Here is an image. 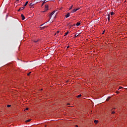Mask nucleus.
<instances>
[{"mask_svg": "<svg viewBox=\"0 0 127 127\" xmlns=\"http://www.w3.org/2000/svg\"><path fill=\"white\" fill-rule=\"evenodd\" d=\"M77 10H79V8L74 9L73 10L71 11V13H74V12H76Z\"/></svg>", "mask_w": 127, "mask_h": 127, "instance_id": "f257e3e1", "label": "nucleus"}, {"mask_svg": "<svg viewBox=\"0 0 127 127\" xmlns=\"http://www.w3.org/2000/svg\"><path fill=\"white\" fill-rule=\"evenodd\" d=\"M65 16L66 18H68V17H69V16H70V13H67V14H66L65 15Z\"/></svg>", "mask_w": 127, "mask_h": 127, "instance_id": "f03ea898", "label": "nucleus"}, {"mask_svg": "<svg viewBox=\"0 0 127 127\" xmlns=\"http://www.w3.org/2000/svg\"><path fill=\"white\" fill-rule=\"evenodd\" d=\"M21 16L22 17V20H24V19H25V17H24V15H23V14H21Z\"/></svg>", "mask_w": 127, "mask_h": 127, "instance_id": "7ed1b4c3", "label": "nucleus"}, {"mask_svg": "<svg viewBox=\"0 0 127 127\" xmlns=\"http://www.w3.org/2000/svg\"><path fill=\"white\" fill-rule=\"evenodd\" d=\"M54 13H55V11H53L50 14V18H51V16H52V15H53V14H54Z\"/></svg>", "mask_w": 127, "mask_h": 127, "instance_id": "20e7f679", "label": "nucleus"}, {"mask_svg": "<svg viewBox=\"0 0 127 127\" xmlns=\"http://www.w3.org/2000/svg\"><path fill=\"white\" fill-rule=\"evenodd\" d=\"M45 10L47 11V10H48V5H45Z\"/></svg>", "mask_w": 127, "mask_h": 127, "instance_id": "39448f33", "label": "nucleus"}, {"mask_svg": "<svg viewBox=\"0 0 127 127\" xmlns=\"http://www.w3.org/2000/svg\"><path fill=\"white\" fill-rule=\"evenodd\" d=\"M48 1H49V0H44V2H43V4H44V3L47 2Z\"/></svg>", "mask_w": 127, "mask_h": 127, "instance_id": "423d86ee", "label": "nucleus"}, {"mask_svg": "<svg viewBox=\"0 0 127 127\" xmlns=\"http://www.w3.org/2000/svg\"><path fill=\"white\" fill-rule=\"evenodd\" d=\"M94 123H95V125H97V124H98V123H99V121L95 120Z\"/></svg>", "mask_w": 127, "mask_h": 127, "instance_id": "0eeeda50", "label": "nucleus"}, {"mask_svg": "<svg viewBox=\"0 0 127 127\" xmlns=\"http://www.w3.org/2000/svg\"><path fill=\"white\" fill-rule=\"evenodd\" d=\"M46 27H47V26H44V27H41L40 28H41V29L43 30V29H44V28H45Z\"/></svg>", "mask_w": 127, "mask_h": 127, "instance_id": "6e6552de", "label": "nucleus"}, {"mask_svg": "<svg viewBox=\"0 0 127 127\" xmlns=\"http://www.w3.org/2000/svg\"><path fill=\"white\" fill-rule=\"evenodd\" d=\"M28 3V1H27L26 2V3H25V4L24 5V6H26V5H27Z\"/></svg>", "mask_w": 127, "mask_h": 127, "instance_id": "1a4fd4ad", "label": "nucleus"}, {"mask_svg": "<svg viewBox=\"0 0 127 127\" xmlns=\"http://www.w3.org/2000/svg\"><path fill=\"white\" fill-rule=\"evenodd\" d=\"M80 24H81V23L80 22H77L76 24V25L77 26H79V25H80Z\"/></svg>", "mask_w": 127, "mask_h": 127, "instance_id": "9d476101", "label": "nucleus"}, {"mask_svg": "<svg viewBox=\"0 0 127 127\" xmlns=\"http://www.w3.org/2000/svg\"><path fill=\"white\" fill-rule=\"evenodd\" d=\"M20 9L21 10H23V9H24V7H20Z\"/></svg>", "mask_w": 127, "mask_h": 127, "instance_id": "9b49d317", "label": "nucleus"}, {"mask_svg": "<svg viewBox=\"0 0 127 127\" xmlns=\"http://www.w3.org/2000/svg\"><path fill=\"white\" fill-rule=\"evenodd\" d=\"M30 121H31V120L29 119V120L26 121V123H29V122H30Z\"/></svg>", "mask_w": 127, "mask_h": 127, "instance_id": "f8f14e48", "label": "nucleus"}, {"mask_svg": "<svg viewBox=\"0 0 127 127\" xmlns=\"http://www.w3.org/2000/svg\"><path fill=\"white\" fill-rule=\"evenodd\" d=\"M68 33H69V32H68V31L65 32V34H64V36H66V35H67V34H68Z\"/></svg>", "mask_w": 127, "mask_h": 127, "instance_id": "ddd939ff", "label": "nucleus"}, {"mask_svg": "<svg viewBox=\"0 0 127 127\" xmlns=\"http://www.w3.org/2000/svg\"><path fill=\"white\" fill-rule=\"evenodd\" d=\"M81 96H82V95L80 94V95H78L77 98H81Z\"/></svg>", "mask_w": 127, "mask_h": 127, "instance_id": "4468645a", "label": "nucleus"}, {"mask_svg": "<svg viewBox=\"0 0 127 127\" xmlns=\"http://www.w3.org/2000/svg\"><path fill=\"white\" fill-rule=\"evenodd\" d=\"M111 15H113L115 14V13H114V12H111Z\"/></svg>", "mask_w": 127, "mask_h": 127, "instance_id": "2eb2a0df", "label": "nucleus"}, {"mask_svg": "<svg viewBox=\"0 0 127 127\" xmlns=\"http://www.w3.org/2000/svg\"><path fill=\"white\" fill-rule=\"evenodd\" d=\"M30 74H31V72H29V73L27 74V76H29V75H30Z\"/></svg>", "mask_w": 127, "mask_h": 127, "instance_id": "dca6fc26", "label": "nucleus"}, {"mask_svg": "<svg viewBox=\"0 0 127 127\" xmlns=\"http://www.w3.org/2000/svg\"><path fill=\"white\" fill-rule=\"evenodd\" d=\"M108 17L111 18V15L110 14H108Z\"/></svg>", "mask_w": 127, "mask_h": 127, "instance_id": "f3484780", "label": "nucleus"}, {"mask_svg": "<svg viewBox=\"0 0 127 127\" xmlns=\"http://www.w3.org/2000/svg\"><path fill=\"white\" fill-rule=\"evenodd\" d=\"M7 107V108H10V107H11V105H8Z\"/></svg>", "mask_w": 127, "mask_h": 127, "instance_id": "a211bd4d", "label": "nucleus"}, {"mask_svg": "<svg viewBox=\"0 0 127 127\" xmlns=\"http://www.w3.org/2000/svg\"><path fill=\"white\" fill-rule=\"evenodd\" d=\"M72 7H73V5H72L69 7V9H72Z\"/></svg>", "mask_w": 127, "mask_h": 127, "instance_id": "6ab92c4d", "label": "nucleus"}, {"mask_svg": "<svg viewBox=\"0 0 127 127\" xmlns=\"http://www.w3.org/2000/svg\"><path fill=\"white\" fill-rule=\"evenodd\" d=\"M32 5H33V4L32 3H31L30 4V6H32Z\"/></svg>", "mask_w": 127, "mask_h": 127, "instance_id": "aec40b11", "label": "nucleus"}, {"mask_svg": "<svg viewBox=\"0 0 127 127\" xmlns=\"http://www.w3.org/2000/svg\"><path fill=\"white\" fill-rule=\"evenodd\" d=\"M110 20H111V18H109V17H108V21H110Z\"/></svg>", "mask_w": 127, "mask_h": 127, "instance_id": "412c9836", "label": "nucleus"}, {"mask_svg": "<svg viewBox=\"0 0 127 127\" xmlns=\"http://www.w3.org/2000/svg\"><path fill=\"white\" fill-rule=\"evenodd\" d=\"M79 36V35H78L77 34H75V37H77V36Z\"/></svg>", "mask_w": 127, "mask_h": 127, "instance_id": "4be33fe9", "label": "nucleus"}, {"mask_svg": "<svg viewBox=\"0 0 127 127\" xmlns=\"http://www.w3.org/2000/svg\"><path fill=\"white\" fill-rule=\"evenodd\" d=\"M34 42H35V43H36L38 42V40L35 41Z\"/></svg>", "mask_w": 127, "mask_h": 127, "instance_id": "5701e85b", "label": "nucleus"}, {"mask_svg": "<svg viewBox=\"0 0 127 127\" xmlns=\"http://www.w3.org/2000/svg\"><path fill=\"white\" fill-rule=\"evenodd\" d=\"M27 110H28V108H26V110H24V112H25V111H27Z\"/></svg>", "mask_w": 127, "mask_h": 127, "instance_id": "b1692460", "label": "nucleus"}, {"mask_svg": "<svg viewBox=\"0 0 127 127\" xmlns=\"http://www.w3.org/2000/svg\"><path fill=\"white\" fill-rule=\"evenodd\" d=\"M112 114H115V111H112Z\"/></svg>", "mask_w": 127, "mask_h": 127, "instance_id": "393cba45", "label": "nucleus"}, {"mask_svg": "<svg viewBox=\"0 0 127 127\" xmlns=\"http://www.w3.org/2000/svg\"><path fill=\"white\" fill-rule=\"evenodd\" d=\"M70 47V46H68L67 47V49H68V48H69Z\"/></svg>", "mask_w": 127, "mask_h": 127, "instance_id": "a878e982", "label": "nucleus"}, {"mask_svg": "<svg viewBox=\"0 0 127 127\" xmlns=\"http://www.w3.org/2000/svg\"><path fill=\"white\" fill-rule=\"evenodd\" d=\"M20 10H21L20 9V8H19V9L18 10V11H20Z\"/></svg>", "mask_w": 127, "mask_h": 127, "instance_id": "bb28decb", "label": "nucleus"}, {"mask_svg": "<svg viewBox=\"0 0 127 127\" xmlns=\"http://www.w3.org/2000/svg\"><path fill=\"white\" fill-rule=\"evenodd\" d=\"M69 105H70V104H69V103L67 104V106H69Z\"/></svg>", "mask_w": 127, "mask_h": 127, "instance_id": "cd10ccee", "label": "nucleus"}, {"mask_svg": "<svg viewBox=\"0 0 127 127\" xmlns=\"http://www.w3.org/2000/svg\"><path fill=\"white\" fill-rule=\"evenodd\" d=\"M119 89H123L122 87H120Z\"/></svg>", "mask_w": 127, "mask_h": 127, "instance_id": "c85d7f7f", "label": "nucleus"}, {"mask_svg": "<svg viewBox=\"0 0 127 127\" xmlns=\"http://www.w3.org/2000/svg\"><path fill=\"white\" fill-rule=\"evenodd\" d=\"M45 11H46V10H45V11H43V12H45Z\"/></svg>", "mask_w": 127, "mask_h": 127, "instance_id": "c756f323", "label": "nucleus"}, {"mask_svg": "<svg viewBox=\"0 0 127 127\" xmlns=\"http://www.w3.org/2000/svg\"><path fill=\"white\" fill-rule=\"evenodd\" d=\"M105 33V31L102 33V34H104Z\"/></svg>", "mask_w": 127, "mask_h": 127, "instance_id": "7c9ffc66", "label": "nucleus"}, {"mask_svg": "<svg viewBox=\"0 0 127 127\" xmlns=\"http://www.w3.org/2000/svg\"><path fill=\"white\" fill-rule=\"evenodd\" d=\"M43 5H44L43 3H42L41 6H43Z\"/></svg>", "mask_w": 127, "mask_h": 127, "instance_id": "2f4dec72", "label": "nucleus"}, {"mask_svg": "<svg viewBox=\"0 0 127 127\" xmlns=\"http://www.w3.org/2000/svg\"><path fill=\"white\" fill-rule=\"evenodd\" d=\"M75 127H78V125H76Z\"/></svg>", "mask_w": 127, "mask_h": 127, "instance_id": "473e14b6", "label": "nucleus"}, {"mask_svg": "<svg viewBox=\"0 0 127 127\" xmlns=\"http://www.w3.org/2000/svg\"><path fill=\"white\" fill-rule=\"evenodd\" d=\"M59 33V31L57 32V33Z\"/></svg>", "mask_w": 127, "mask_h": 127, "instance_id": "72a5a7b5", "label": "nucleus"}, {"mask_svg": "<svg viewBox=\"0 0 127 127\" xmlns=\"http://www.w3.org/2000/svg\"><path fill=\"white\" fill-rule=\"evenodd\" d=\"M106 101H109V99H107L106 100Z\"/></svg>", "mask_w": 127, "mask_h": 127, "instance_id": "f704fd0d", "label": "nucleus"}, {"mask_svg": "<svg viewBox=\"0 0 127 127\" xmlns=\"http://www.w3.org/2000/svg\"><path fill=\"white\" fill-rule=\"evenodd\" d=\"M18 0H17V1H18Z\"/></svg>", "mask_w": 127, "mask_h": 127, "instance_id": "c9c22d12", "label": "nucleus"}, {"mask_svg": "<svg viewBox=\"0 0 127 127\" xmlns=\"http://www.w3.org/2000/svg\"><path fill=\"white\" fill-rule=\"evenodd\" d=\"M43 26V25H41V26Z\"/></svg>", "mask_w": 127, "mask_h": 127, "instance_id": "e433bc0d", "label": "nucleus"}, {"mask_svg": "<svg viewBox=\"0 0 127 127\" xmlns=\"http://www.w3.org/2000/svg\"><path fill=\"white\" fill-rule=\"evenodd\" d=\"M117 93H119L118 92H117Z\"/></svg>", "mask_w": 127, "mask_h": 127, "instance_id": "4c0bfd02", "label": "nucleus"}, {"mask_svg": "<svg viewBox=\"0 0 127 127\" xmlns=\"http://www.w3.org/2000/svg\"><path fill=\"white\" fill-rule=\"evenodd\" d=\"M37 3L38 2V1L36 2Z\"/></svg>", "mask_w": 127, "mask_h": 127, "instance_id": "58836bf2", "label": "nucleus"}]
</instances>
